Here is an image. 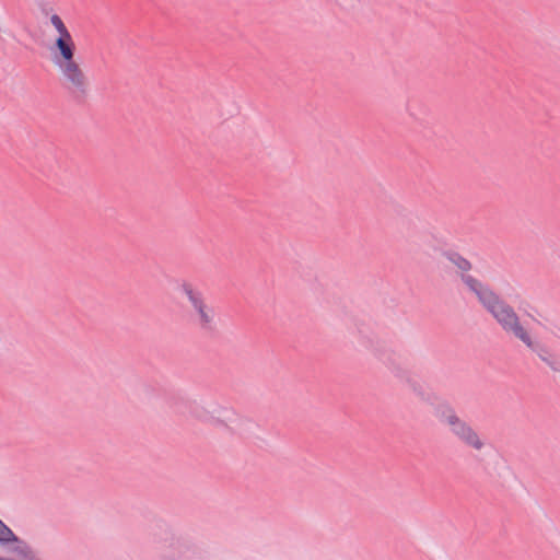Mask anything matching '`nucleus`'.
Segmentation results:
<instances>
[{"label":"nucleus","instance_id":"6","mask_svg":"<svg viewBox=\"0 0 560 560\" xmlns=\"http://www.w3.org/2000/svg\"><path fill=\"white\" fill-rule=\"evenodd\" d=\"M0 541L1 542H20V546L15 549V551L22 555L25 558L32 557V550L28 546L19 540V538L13 534V532L0 520Z\"/></svg>","mask_w":560,"mask_h":560},{"label":"nucleus","instance_id":"3","mask_svg":"<svg viewBox=\"0 0 560 560\" xmlns=\"http://www.w3.org/2000/svg\"><path fill=\"white\" fill-rule=\"evenodd\" d=\"M179 291L186 296L192 308L190 316L192 324L202 331H213L217 326L215 311L207 303L202 292L188 281H183L179 284Z\"/></svg>","mask_w":560,"mask_h":560},{"label":"nucleus","instance_id":"5","mask_svg":"<svg viewBox=\"0 0 560 560\" xmlns=\"http://www.w3.org/2000/svg\"><path fill=\"white\" fill-rule=\"evenodd\" d=\"M190 415L194 419L219 427H230L235 418V412L231 409L219 407L210 409L207 406H196L191 409Z\"/></svg>","mask_w":560,"mask_h":560},{"label":"nucleus","instance_id":"7","mask_svg":"<svg viewBox=\"0 0 560 560\" xmlns=\"http://www.w3.org/2000/svg\"><path fill=\"white\" fill-rule=\"evenodd\" d=\"M447 258L463 271H467L471 268L470 262L458 255H450Z\"/></svg>","mask_w":560,"mask_h":560},{"label":"nucleus","instance_id":"2","mask_svg":"<svg viewBox=\"0 0 560 560\" xmlns=\"http://www.w3.org/2000/svg\"><path fill=\"white\" fill-rule=\"evenodd\" d=\"M49 22L54 31L50 34L48 54L59 80L71 93L85 94L90 82L78 57L75 39L58 14L50 15Z\"/></svg>","mask_w":560,"mask_h":560},{"label":"nucleus","instance_id":"4","mask_svg":"<svg viewBox=\"0 0 560 560\" xmlns=\"http://www.w3.org/2000/svg\"><path fill=\"white\" fill-rule=\"evenodd\" d=\"M436 417L446 423L463 443L477 451L482 448L483 442L478 433L468 423L459 419L451 407L441 405L436 409Z\"/></svg>","mask_w":560,"mask_h":560},{"label":"nucleus","instance_id":"1","mask_svg":"<svg viewBox=\"0 0 560 560\" xmlns=\"http://www.w3.org/2000/svg\"><path fill=\"white\" fill-rule=\"evenodd\" d=\"M462 281L467 290L476 295L506 335L522 342L528 350L536 353L542 362L555 369V355L521 320L518 314L510 304L472 276L463 275Z\"/></svg>","mask_w":560,"mask_h":560}]
</instances>
